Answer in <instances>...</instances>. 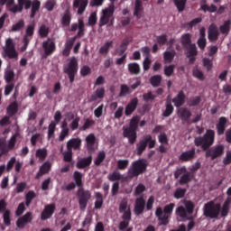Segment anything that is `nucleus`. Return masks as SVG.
<instances>
[{
    "label": "nucleus",
    "mask_w": 231,
    "mask_h": 231,
    "mask_svg": "<svg viewBox=\"0 0 231 231\" xmlns=\"http://www.w3.org/2000/svg\"><path fill=\"white\" fill-rule=\"evenodd\" d=\"M215 131L208 129L206 131L203 136H199L194 139L195 146L201 147V150L206 152V158H210L211 161L220 158L225 153V146L223 144H218L212 147L215 143Z\"/></svg>",
    "instance_id": "1"
},
{
    "label": "nucleus",
    "mask_w": 231,
    "mask_h": 231,
    "mask_svg": "<svg viewBox=\"0 0 231 231\" xmlns=\"http://www.w3.org/2000/svg\"><path fill=\"white\" fill-rule=\"evenodd\" d=\"M17 2L18 5H15V0H0V5H5L6 9L13 14L22 13L23 9L31 8V19H33L41 9L40 0H17Z\"/></svg>",
    "instance_id": "2"
},
{
    "label": "nucleus",
    "mask_w": 231,
    "mask_h": 231,
    "mask_svg": "<svg viewBox=\"0 0 231 231\" xmlns=\"http://www.w3.org/2000/svg\"><path fill=\"white\" fill-rule=\"evenodd\" d=\"M231 197H227L221 206L211 200L207 202L203 207V215L210 219H217L221 214L222 217H226L230 212Z\"/></svg>",
    "instance_id": "3"
},
{
    "label": "nucleus",
    "mask_w": 231,
    "mask_h": 231,
    "mask_svg": "<svg viewBox=\"0 0 231 231\" xmlns=\"http://www.w3.org/2000/svg\"><path fill=\"white\" fill-rule=\"evenodd\" d=\"M148 162L144 159H139L132 162L127 171V176L130 179L137 178L147 171Z\"/></svg>",
    "instance_id": "4"
},
{
    "label": "nucleus",
    "mask_w": 231,
    "mask_h": 231,
    "mask_svg": "<svg viewBox=\"0 0 231 231\" xmlns=\"http://www.w3.org/2000/svg\"><path fill=\"white\" fill-rule=\"evenodd\" d=\"M175 208V203H170L165 205L163 209L162 207H158L155 210V217L161 222L160 226H167L170 223V217Z\"/></svg>",
    "instance_id": "5"
},
{
    "label": "nucleus",
    "mask_w": 231,
    "mask_h": 231,
    "mask_svg": "<svg viewBox=\"0 0 231 231\" xmlns=\"http://www.w3.org/2000/svg\"><path fill=\"white\" fill-rule=\"evenodd\" d=\"M115 11H116L115 4H111L108 5L107 8H105L102 10V14H101L99 21H98L99 28H102L103 26H106V24H108V26H114Z\"/></svg>",
    "instance_id": "6"
},
{
    "label": "nucleus",
    "mask_w": 231,
    "mask_h": 231,
    "mask_svg": "<svg viewBox=\"0 0 231 231\" xmlns=\"http://www.w3.org/2000/svg\"><path fill=\"white\" fill-rule=\"evenodd\" d=\"M156 143V139H153L151 134L143 135V138L136 143V155L142 156L146 151L147 147L149 150L154 149Z\"/></svg>",
    "instance_id": "7"
},
{
    "label": "nucleus",
    "mask_w": 231,
    "mask_h": 231,
    "mask_svg": "<svg viewBox=\"0 0 231 231\" xmlns=\"http://www.w3.org/2000/svg\"><path fill=\"white\" fill-rule=\"evenodd\" d=\"M194 177H195L194 173H192L191 171H189L186 166L178 168L174 171V179L178 180L180 178L179 184L180 186L189 184L193 180Z\"/></svg>",
    "instance_id": "8"
},
{
    "label": "nucleus",
    "mask_w": 231,
    "mask_h": 231,
    "mask_svg": "<svg viewBox=\"0 0 231 231\" xmlns=\"http://www.w3.org/2000/svg\"><path fill=\"white\" fill-rule=\"evenodd\" d=\"M79 71V62L76 57L69 59V63L63 66V73L69 76L70 84H73L75 77Z\"/></svg>",
    "instance_id": "9"
},
{
    "label": "nucleus",
    "mask_w": 231,
    "mask_h": 231,
    "mask_svg": "<svg viewBox=\"0 0 231 231\" xmlns=\"http://www.w3.org/2000/svg\"><path fill=\"white\" fill-rule=\"evenodd\" d=\"M195 205L191 200H187L184 206H179L176 210L175 214L180 219H189V216L194 213Z\"/></svg>",
    "instance_id": "10"
},
{
    "label": "nucleus",
    "mask_w": 231,
    "mask_h": 231,
    "mask_svg": "<svg viewBox=\"0 0 231 231\" xmlns=\"http://www.w3.org/2000/svg\"><path fill=\"white\" fill-rule=\"evenodd\" d=\"M77 197L79 199V206L81 211H85L88 201L91 199V192L88 189H85L80 187L77 190Z\"/></svg>",
    "instance_id": "11"
},
{
    "label": "nucleus",
    "mask_w": 231,
    "mask_h": 231,
    "mask_svg": "<svg viewBox=\"0 0 231 231\" xmlns=\"http://www.w3.org/2000/svg\"><path fill=\"white\" fill-rule=\"evenodd\" d=\"M183 50H185V55L187 59H189V64H194V62H196L197 60L196 57H198L199 55L196 43H191L187 47H184Z\"/></svg>",
    "instance_id": "12"
},
{
    "label": "nucleus",
    "mask_w": 231,
    "mask_h": 231,
    "mask_svg": "<svg viewBox=\"0 0 231 231\" xmlns=\"http://www.w3.org/2000/svg\"><path fill=\"white\" fill-rule=\"evenodd\" d=\"M123 137L128 140V143L134 145L137 141V131L129 128L123 127Z\"/></svg>",
    "instance_id": "13"
},
{
    "label": "nucleus",
    "mask_w": 231,
    "mask_h": 231,
    "mask_svg": "<svg viewBox=\"0 0 231 231\" xmlns=\"http://www.w3.org/2000/svg\"><path fill=\"white\" fill-rule=\"evenodd\" d=\"M145 206H146V200L143 196H140L136 198L134 201V215L136 216L142 215L145 210Z\"/></svg>",
    "instance_id": "14"
},
{
    "label": "nucleus",
    "mask_w": 231,
    "mask_h": 231,
    "mask_svg": "<svg viewBox=\"0 0 231 231\" xmlns=\"http://www.w3.org/2000/svg\"><path fill=\"white\" fill-rule=\"evenodd\" d=\"M33 220L32 213L27 212L25 215L18 217V220H16V227L20 229H23L27 224H31Z\"/></svg>",
    "instance_id": "15"
},
{
    "label": "nucleus",
    "mask_w": 231,
    "mask_h": 231,
    "mask_svg": "<svg viewBox=\"0 0 231 231\" xmlns=\"http://www.w3.org/2000/svg\"><path fill=\"white\" fill-rule=\"evenodd\" d=\"M35 26L33 24L27 25V29H25V35H23V46H22V51H25L30 44L29 37H32L34 35Z\"/></svg>",
    "instance_id": "16"
},
{
    "label": "nucleus",
    "mask_w": 231,
    "mask_h": 231,
    "mask_svg": "<svg viewBox=\"0 0 231 231\" xmlns=\"http://www.w3.org/2000/svg\"><path fill=\"white\" fill-rule=\"evenodd\" d=\"M55 210H56L55 203L45 205V208H43V211H42V216H41L42 220L45 221V220L51 219L53 214L55 213Z\"/></svg>",
    "instance_id": "17"
},
{
    "label": "nucleus",
    "mask_w": 231,
    "mask_h": 231,
    "mask_svg": "<svg viewBox=\"0 0 231 231\" xmlns=\"http://www.w3.org/2000/svg\"><path fill=\"white\" fill-rule=\"evenodd\" d=\"M178 116L183 124L190 125L192 112L187 107H180L178 110Z\"/></svg>",
    "instance_id": "18"
},
{
    "label": "nucleus",
    "mask_w": 231,
    "mask_h": 231,
    "mask_svg": "<svg viewBox=\"0 0 231 231\" xmlns=\"http://www.w3.org/2000/svg\"><path fill=\"white\" fill-rule=\"evenodd\" d=\"M219 31L216 24H211L208 27V39L209 42H216V41H218L219 39Z\"/></svg>",
    "instance_id": "19"
},
{
    "label": "nucleus",
    "mask_w": 231,
    "mask_h": 231,
    "mask_svg": "<svg viewBox=\"0 0 231 231\" xmlns=\"http://www.w3.org/2000/svg\"><path fill=\"white\" fill-rule=\"evenodd\" d=\"M5 53L9 59H17L18 53L15 51L14 42L11 38L6 41Z\"/></svg>",
    "instance_id": "20"
},
{
    "label": "nucleus",
    "mask_w": 231,
    "mask_h": 231,
    "mask_svg": "<svg viewBox=\"0 0 231 231\" xmlns=\"http://www.w3.org/2000/svg\"><path fill=\"white\" fill-rule=\"evenodd\" d=\"M82 146V140L79 137L70 138L67 141V150L80 151Z\"/></svg>",
    "instance_id": "21"
},
{
    "label": "nucleus",
    "mask_w": 231,
    "mask_h": 231,
    "mask_svg": "<svg viewBox=\"0 0 231 231\" xmlns=\"http://www.w3.org/2000/svg\"><path fill=\"white\" fill-rule=\"evenodd\" d=\"M171 102L173 103L176 108H180L186 103V95L183 90H180L175 97L172 98Z\"/></svg>",
    "instance_id": "22"
},
{
    "label": "nucleus",
    "mask_w": 231,
    "mask_h": 231,
    "mask_svg": "<svg viewBox=\"0 0 231 231\" xmlns=\"http://www.w3.org/2000/svg\"><path fill=\"white\" fill-rule=\"evenodd\" d=\"M139 104V99L137 97H134L130 100L125 108V116H130L134 114V112L137 109Z\"/></svg>",
    "instance_id": "23"
},
{
    "label": "nucleus",
    "mask_w": 231,
    "mask_h": 231,
    "mask_svg": "<svg viewBox=\"0 0 231 231\" xmlns=\"http://www.w3.org/2000/svg\"><path fill=\"white\" fill-rule=\"evenodd\" d=\"M43 51H45V56L50 57L52 55L56 50V44L50 38L42 43Z\"/></svg>",
    "instance_id": "24"
},
{
    "label": "nucleus",
    "mask_w": 231,
    "mask_h": 231,
    "mask_svg": "<svg viewBox=\"0 0 231 231\" xmlns=\"http://www.w3.org/2000/svg\"><path fill=\"white\" fill-rule=\"evenodd\" d=\"M195 157H196V149L191 148L189 151L181 152V154L179 156V161L182 162H189L194 160Z\"/></svg>",
    "instance_id": "25"
},
{
    "label": "nucleus",
    "mask_w": 231,
    "mask_h": 231,
    "mask_svg": "<svg viewBox=\"0 0 231 231\" xmlns=\"http://www.w3.org/2000/svg\"><path fill=\"white\" fill-rule=\"evenodd\" d=\"M228 119L225 116H221L218 119V123L216 125L217 134L218 136L224 135L226 130V125Z\"/></svg>",
    "instance_id": "26"
},
{
    "label": "nucleus",
    "mask_w": 231,
    "mask_h": 231,
    "mask_svg": "<svg viewBox=\"0 0 231 231\" xmlns=\"http://www.w3.org/2000/svg\"><path fill=\"white\" fill-rule=\"evenodd\" d=\"M92 161H93L92 155L80 158L76 163V168L78 170H84L86 168H88L92 164Z\"/></svg>",
    "instance_id": "27"
},
{
    "label": "nucleus",
    "mask_w": 231,
    "mask_h": 231,
    "mask_svg": "<svg viewBox=\"0 0 231 231\" xmlns=\"http://www.w3.org/2000/svg\"><path fill=\"white\" fill-rule=\"evenodd\" d=\"M88 5V0H74L73 7L78 8L77 14H83L87 6Z\"/></svg>",
    "instance_id": "28"
},
{
    "label": "nucleus",
    "mask_w": 231,
    "mask_h": 231,
    "mask_svg": "<svg viewBox=\"0 0 231 231\" xmlns=\"http://www.w3.org/2000/svg\"><path fill=\"white\" fill-rule=\"evenodd\" d=\"M51 170V163L50 162H45L42 166H40V171L36 173V180H39L42 176L48 174Z\"/></svg>",
    "instance_id": "29"
},
{
    "label": "nucleus",
    "mask_w": 231,
    "mask_h": 231,
    "mask_svg": "<svg viewBox=\"0 0 231 231\" xmlns=\"http://www.w3.org/2000/svg\"><path fill=\"white\" fill-rule=\"evenodd\" d=\"M96 141H97V138L94 134H89L86 136L85 142H86L87 150L88 152L95 151Z\"/></svg>",
    "instance_id": "30"
},
{
    "label": "nucleus",
    "mask_w": 231,
    "mask_h": 231,
    "mask_svg": "<svg viewBox=\"0 0 231 231\" xmlns=\"http://www.w3.org/2000/svg\"><path fill=\"white\" fill-rule=\"evenodd\" d=\"M143 11L144 8L143 5V0H135L134 6V16H135L137 19L142 18Z\"/></svg>",
    "instance_id": "31"
},
{
    "label": "nucleus",
    "mask_w": 231,
    "mask_h": 231,
    "mask_svg": "<svg viewBox=\"0 0 231 231\" xmlns=\"http://www.w3.org/2000/svg\"><path fill=\"white\" fill-rule=\"evenodd\" d=\"M106 90L104 88H98L96 89L95 93L91 95L88 102L92 103L97 101V99H103L105 97Z\"/></svg>",
    "instance_id": "32"
},
{
    "label": "nucleus",
    "mask_w": 231,
    "mask_h": 231,
    "mask_svg": "<svg viewBox=\"0 0 231 231\" xmlns=\"http://www.w3.org/2000/svg\"><path fill=\"white\" fill-rule=\"evenodd\" d=\"M95 202H94V209L99 210L102 208L104 205V197L103 194L99 191L95 192Z\"/></svg>",
    "instance_id": "33"
},
{
    "label": "nucleus",
    "mask_w": 231,
    "mask_h": 231,
    "mask_svg": "<svg viewBox=\"0 0 231 231\" xmlns=\"http://www.w3.org/2000/svg\"><path fill=\"white\" fill-rule=\"evenodd\" d=\"M72 178H73V180H74V183L75 185L80 189V188H83V174L79 171H75L73 172V175H72Z\"/></svg>",
    "instance_id": "34"
},
{
    "label": "nucleus",
    "mask_w": 231,
    "mask_h": 231,
    "mask_svg": "<svg viewBox=\"0 0 231 231\" xmlns=\"http://www.w3.org/2000/svg\"><path fill=\"white\" fill-rule=\"evenodd\" d=\"M219 32L222 35H229L231 32V20L224 21L223 24L219 26Z\"/></svg>",
    "instance_id": "35"
},
{
    "label": "nucleus",
    "mask_w": 231,
    "mask_h": 231,
    "mask_svg": "<svg viewBox=\"0 0 231 231\" xmlns=\"http://www.w3.org/2000/svg\"><path fill=\"white\" fill-rule=\"evenodd\" d=\"M128 72L131 75H140L141 73V67L136 62H132L127 65Z\"/></svg>",
    "instance_id": "36"
},
{
    "label": "nucleus",
    "mask_w": 231,
    "mask_h": 231,
    "mask_svg": "<svg viewBox=\"0 0 231 231\" xmlns=\"http://www.w3.org/2000/svg\"><path fill=\"white\" fill-rule=\"evenodd\" d=\"M207 1L204 0V4L200 5V10H202L204 13L209 12V13H216L217 11V6L214 4L208 5L206 4Z\"/></svg>",
    "instance_id": "37"
},
{
    "label": "nucleus",
    "mask_w": 231,
    "mask_h": 231,
    "mask_svg": "<svg viewBox=\"0 0 231 231\" xmlns=\"http://www.w3.org/2000/svg\"><path fill=\"white\" fill-rule=\"evenodd\" d=\"M35 156L38 158V160H40V162H42L48 157V150L46 148H40L36 150Z\"/></svg>",
    "instance_id": "38"
},
{
    "label": "nucleus",
    "mask_w": 231,
    "mask_h": 231,
    "mask_svg": "<svg viewBox=\"0 0 231 231\" xmlns=\"http://www.w3.org/2000/svg\"><path fill=\"white\" fill-rule=\"evenodd\" d=\"M180 44L182 48H187V46H189V44H192L191 34L190 33L182 34L180 37Z\"/></svg>",
    "instance_id": "39"
},
{
    "label": "nucleus",
    "mask_w": 231,
    "mask_h": 231,
    "mask_svg": "<svg viewBox=\"0 0 231 231\" xmlns=\"http://www.w3.org/2000/svg\"><path fill=\"white\" fill-rule=\"evenodd\" d=\"M176 57V51H166L163 52V60L164 62L171 63L172 60H174Z\"/></svg>",
    "instance_id": "40"
},
{
    "label": "nucleus",
    "mask_w": 231,
    "mask_h": 231,
    "mask_svg": "<svg viewBox=\"0 0 231 231\" xmlns=\"http://www.w3.org/2000/svg\"><path fill=\"white\" fill-rule=\"evenodd\" d=\"M19 110V106L16 101L10 104V106L7 107V114L10 117L14 116Z\"/></svg>",
    "instance_id": "41"
},
{
    "label": "nucleus",
    "mask_w": 231,
    "mask_h": 231,
    "mask_svg": "<svg viewBox=\"0 0 231 231\" xmlns=\"http://www.w3.org/2000/svg\"><path fill=\"white\" fill-rule=\"evenodd\" d=\"M71 23V14L69 10H65L63 16L61 17V25L63 26H69Z\"/></svg>",
    "instance_id": "42"
},
{
    "label": "nucleus",
    "mask_w": 231,
    "mask_h": 231,
    "mask_svg": "<svg viewBox=\"0 0 231 231\" xmlns=\"http://www.w3.org/2000/svg\"><path fill=\"white\" fill-rule=\"evenodd\" d=\"M162 77L161 75H154L150 78V84L152 88H159L162 84Z\"/></svg>",
    "instance_id": "43"
},
{
    "label": "nucleus",
    "mask_w": 231,
    "mask_h": 231,
    "mask_svg": "<svg viewBox=\"0 0 231 231\" xmlns=\"http://www.w3.org/2000/svg\"><path fill=\"white\" fill-rule=\"evenodd\" d=\"M113 42H106L102 47L99 48L98 53L100 55H107L109 52L110 48H113Z\"/></svg>",
    "instance_id": "44"
},
{
    "label": "nucleus",
    "mask_w": 231,
    "mask_h": 231,
    "mask_svg": "<svg viewBox=\"0 0 231 231\" xmlns=\"http://www.w3.org/2000/svg\"><path fill=\"white\" fill-rule=\"evenodd\" d=\"M85 35V23L82 19H79V28L78 32L76 34V39H80L81 37H84Z\"/></svg>",
    "instance_id": "45"
},
{
    "label": "nucleus",
    "mask_w": 231,
    "mask_h": 231,
    "mask_svg": "<svg viewBox=\"0 0 231 231\" xmlns=\"http://www.w3.org/2000/svg\"><path fill=\"white\" fill-rule=\"evenodd\" d=\"M139 123H140V116H133L130 120L128 128L137 131Z\"/></svg>",
    "instance_id": "46"
},
{
    "label": "nucleus",
    "mask_w": 231,
    "mask_h": 231,
    "mask_svg": "<svg viewBox=\"0 0 231 231\" xmlns=\"http://www.w3.org/2000/svg\"><path fill=\"white\" fill-rule=\"evenodd\" d=\"M107 180L110 182L119 181L122 180V175L118 171H114L107 175Z\"/></svg>",
    "instance_id": "47"
},
{
    "label": "nucleus",
    "mask_w": 231,
    "mask_h": 231,
    "mask_svg": "<svg viewBox=\"0 0 231 231\" xmlns=\"http://www.w3.org/2000/svg\"><path fill=\"white\" fill-rule=\"evenodd\" d=\"M3 219L4 224L5 226H11L12 225V212L10 210H5V213H3Z\"/></svg>",
    "instance_id": "48"
},
{
    "label": "nucleus",
    "mask_w": 231,
    "mask_h": 231,
    "mask_svg": "<svg viewBox=\"0 0 231 231\" xmlns=\"http://www.w3.org/2000/svg\"><path fill=\"white\" fill-rule=\"evenodd\" d=\"M14 78H15V73L14 70L9 69V70L5 71V80L6 84H14L13 82L14 80Z\"/></svg>",
    "instance_id": "49"
},
{
    "label": "nucleus",
    "mask_w": 231,
    "mask_h": 231,
    "mask_svg": "<svg viewBox=\"0 0 231 231\" xmlns=\"http://www.w3.org/2000/svg\"><path fill=\"white\" fill-rule=\"evenodd\" d=\"M179 13L185 10L188 0H172Z\"/></svg>",
    "instance_id": "50"
},
{
    "label": "nucleus",
    "mask_w": 231,
    "mask_h": 231,
    "mask_svg": "<svg viewBox=\"0 0 231 231\" xmlns=\"http://www.w3.org/2000/svg\"><path fill=\"white\" fill-rule=\"evenodd\" d=\"M132 93L131 88L126 84H122L120 86V92L118 94L119 97H125L127 95H130Z\"/></svg>",
    "instance_id": "51"
},
{
    "label": "nucleus",
    "mask_w": 231,
    "mask_h": 231,
    "mask_svg": "<svg viewBox=\"0 0 231 231\" xmlns=\"http://www.w3.org/2000/svg\"><path fill=\"white\" fill-rule=\"evenodd\" d=\"M187 193L186 188H177L174 191L173 197L175 199H181L185 197Z\"/></svg>",
    "instance_id": "52"
},
{
    "label": "nucleus",
    "mask_w": 231,
    "mask_h": 231,
    "mask_svg": "<svg viewBox=\"0 0 231 231\" xmlns=\"http://www.w3.org/2000/svg\"><path fill=\"white\" fill-rule=\"evenodd\" d=\"M25 26V22L23 19L18 20V23L13 24V27H11V32H21V30H23Z\"/></svg>",
    "instance_id": "53"
},
{
    "label": "nucleus",
    "mask_w": 231,
    "mask_h": 231,
    "mask_svg": "<svg viewBox=\"0 0 231 231\" xmlns=\"http://www.w3.org/2000/svg\"><path fill=\"white\" fill-rule=\"evenodd\" d=\"M36 197L37 195L33 190H29L25 194V206L29 207Z\"/></svg>",
    "instance_id": "54"
},
{
    "label": "nucleus",
    "mask_w": 231,
    "mask_h": 231,
    "mask_svg": "<svg viewBox=\"0 0 231 231\" xmlns=\"http://www.w3.org/2000/svg\"><path fill=\"white\" fill-rule=\"evenodd\" d=\"M174 112V106L171 103H167L165 106V110L162 112L163 117H170Z\"/></svg>",
    "instance_id": "55"
},
{
    "label": "nucleus",
    "mask_w": 231,
    "mask_h": 231,
    "mask_svg": "<svg viewBox=\"0 0 231 231\" xmlns=\"http://www.w3.org/2000/svg\"><path fill=\"white\" fill-rule=\"evenodd\" d=\"M106 160V152L104 151L99 152L96 160L94 161L95 166H100Z\"/></svg>",
    "instance_id": "56"
},
{
    "label": "nucleus",
    "mask_w": 231,
    "mask_h": 231,
    "mask_svg": "<svg viewBox=\"0 0 231 231\" xmlns=\"http://www.w3.org/2000/svg\"><path fill=\"white\" fill-rule=\"evenodd\" d=\"M146 191V186L143 183H139L135 189H134V195L135 197H139L141 196L143 193H144Z\"/></svg>",
    "instance_id": "57"
},
{
    "label": "nucleus",
    "mask_w": 231,
    "mask_h": 231,
    "mask_svg": "<svg viewBox=\"0 0 231 231\" xmlns=\"http://www.w3.org/2000/svg\"><path fill=\"white\" fill-rule=\"evenodd\" d=\"M38 33H40V37H42V39H45V37H48L50 33V28L47 27L46 25H42L40 26Z\"/></svg>",
    "instance_id": "58"
},
{
    "label": "nucleus",
    "mask_w": 231,
    "mask_h": 231,
    "mask_svg": "<svg viewBox=\"0 0 231 231\" xmlns=\"http://www.w3.org/2000/svg\"><path fill=\"white\" fill-rule=\"evenodd\" d=\"M117 169L119 171H125L127 167L129 166V161L128 160H118L116 162Z\"/></svg>",
    "instance_id": "59"
},
{
    "label": "nucleus",
    "mask_w": 231,
    "mask_h": 231,
    "mask_svg": "<svg viewBox=\"0 0 231 231\" xmlns=\"http://www.w3.org/2000/svg\"><path fill=\"white\" fill-rule=\"evenodd\" d=\"M73 158V151L67 149V151L63 152V162H71Z\"/></svg>",
    "instance_id": "60"
},
{
    "label": "nucleus",
    "mask_w": 231,
    "mask_h": 231,
    "mask_svg": "<svg viewBox=\"0 0 231 231\" xmlns=\"http://www.w3.org/2000/svg\"><path fill=\"white\" fill-rule=\"evenodd\" d=\"M97 22V12H93L90 14L88 20V26H95Z\"/></svg>",
    "instance_id": "61"
},
{
    "label": "nucleus",
    "mask_w": 231,
    "mask_h": 231,
    "mask_svg": "<svg viewBox=\"0 0 231 231\" xmlns=\"http://www.w3.org/2000/svg\"><path fill=\"white\" fill-rule=\"evenodd\" d=\"M176 66L171 64L164 67V75L165 77H171L175 71Z\"/></svg>",
    "instance_id": "62"
},
{
    "label": "nucleus",
    "mask_w": 231,
    "mask_h": 231,
    "mask_svg": "<svg viewBox=\"0 0 231 231\" xmlns=\"http://www.w3.org/2000/svg\"><path fill=\"white\" fill-rule=\"evenodd\" d=\"M192 73H193V77L195 79H198V80H201V81L205 80L204 72L199 69H194Z\"/></svg>",
    "instance_id": "63"
},
{
    "label": "nucleus",
    "mask_w": 231,
    "mask_h": 231,
    "mask_svg": "<svg viewBox=\"0 0 231 231\" xmlns=\"http://www.w3.org/2000/svg\"><path fill=\"white\" fill-rule=\"evenodd\" d=\"M156 42L159 46H164L168 42V36L166 34L157 36Z\"/></svg>",
    "instance_id": "64"
}]
</instances>
